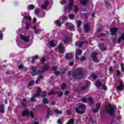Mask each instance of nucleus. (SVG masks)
<instances>
[{"label":"nucleus","instance_id":"1","mask_svg":"<svg viewBox=\"0 0 124 124\" xmlns=\"http://www.w3.org/2000/svg\"><path fill=\"white\" fill-rule=\"evenodd\" d=\"M73 76L75 79H81L84 76L83 70L81 69L75 70L73 73Z\"/></svg>","mask_w":124,"mask_h":124},{"label":"nucleus","instance_id":"2","mask_svg":"<svg viewBox=\"0 0 124 124\" xmlns=\"http://www.w3.org/2000/svg\"><path fill=\"white\" fill-rule=\"evenodd\" d=\"M75 111L78 114H84L86 112V106L84 104H80L78 108H75Z\"/></svg>","mask_w":124,"mask_h":124},{"label":"nucleus","instance_id":"3","mask_svg":"<svg viewBox=\"0 0 124 124\" xmlns=\"http://www.w3.org/2000/svg\"><path fill=\"white\" fill-rule=\"evenodd\" d=\"M116 110V106L109 105L108 107L106 108V110L108 112V114L113 117H115L114 115V112Z\"/></svg>","mask_w":124,"mask_h":124},{"label":"nucleus","instance_id":"4","mask_svg":"<svg viewBox=\"0 0 124 124\" xmlns=\"http://www.w3.org/2000/svg\"><path fill=\"white\" fill-rule=\"evenodd\" d=\"M30 113V114H29ZM30 114V116L31 117V118H33V113H32V111H31L30 113L29 111V110H25L24 111H23L21 115L23 116H29V115Z\"/></svg>","mask_w":124,"mask_h":124},{"label":"nucleus","instance_id":"5","mask_svg":"<svg viewBox=\"0 0 124 124\" xmlns=\"http://www.w3.org/2000/svg\"><path fill=\"white\" fill-rule=\"evenodd\" d=\"M20 39L24 42H29L30 41V36H24L22 34H20Z\"/></svg>","mask_w":124,"mask_h":124},{"label":"nucleus","instance_id":"6","mask_svg":"<svg viewBox=\"0 0 124 124\" xmlns=\"http://www.w3.org/2000/svg\"><path fill=\"white\" fill-rule=\"evenodd\" d=\"M49 69V66H48L47 65H45L43 66V71H40L39 70L38 71V74H39V75H40L41 74H42L43 72H44V71H46V70H48V69Z\"/></svg>","mask_w":124,"mask_h":124},{"label":"nucleus","instance_id":"7","mask_svg":"<svg viewBox=\"0 0 124 124\" xmlns=\"http://www.w3.org/2000/svg\"><path fill=\"white\" fill-rule=\"evenodd\" d=\"M65 26L67 27H68L69 30L70 31H75V27H74V25L70 23H66L65 24Z\"/></svg>","mask_w":124,"mask_h":124},{"label":"nucleus","instance_id":"8","mask_svg":"<svg viewBox=\"0 0 124 124\" xmlns=\"http://www.w3.org/2000/svg\"><path fill=\"white\" fill-rule=\"evenodd\" d=\"M111 35L117 34V31H118V28H112L110 29Z\"/></svg>","mask_w":124,"mask_h":124},{"label":"nucleus","instance_id":"9","mask_svg":"<svg viewBox=\"0 0 124 124\" xmlns=\"http://www.w3.org/2000/svg\"><path fill=\"white\" fill-rule=\"evenodd\" d=\"M58 47L60 53H63L64 52V47H63L62 43H60L58 45Z\"/></svg>","mask_w":124,"mask_h":124},{"label":"nucleus","instance_id":"10","mask_svg":"<svg viewBox=\"0 0 124 124\" xmlns=\"http://www.w3.org/2000/svg\"><path fill=\"white\" fill-rule=\"evenodd\" d=\"M84 30L86 32H88L91 30V26L89 23H86L84 25Z\"/></svg>","mask_w":124,"mask_h":124},{"label":"nucleus","instance_id":"11","mask_svg":"<svg viewBox=\"0 0 124 124\" xmlns=\"http://www.w3.org/2000/svg\"><path fill=\"white\" fill-rule=\"evenodd\" d=\"M101 104L97 103L96 105V108L94 109H93V113H97V112H98L99 109L100 108Z\"/></svg>","mask_w":124,"mask_h":124},{"label":"nucleus","instance_id":"12","mask_svg":"<svg viewBox=\"0 0 124 124\" xmlns=\"http://www.w3.org/2000/svg\"><path fill=\"white\" fill-rule=\"evenodd\" d=\"M76 52L77 53L76 54V60H79L78 56H80V55L82 54V50L80 49H77Z\"/></svg>","mask_w":124,"mask_h":124},{"label":"nucleus","instance_id":"13","mask_svg":"<svg viewBox=\"0 0 124 124\" xmlns=\"http://www.w3.org/2000/svg\"><path fill=\"white\" fill-rule=\"evenodd\" d=\"M48 4L49 1H48L47 0H46L44 2V3L42 5V8H43V9H46Z\"/></svg>","mask_w":124,"mask_h":124},{"label":"nucleus","instance_id":"14","mask_svg":"<svg viewBox=\"0 0 124 124\" xmlns=\"http://www.w3.org/2000/svg\"><path fill=\"white\" fill-rule=\"evenodd\" d=\"M124 83H123V82L120 81V85L119 86H117V89L119 91H122V90H124Z\"/></svg>","mask_w":124,"mask_h":124},{"label":"nucleus","instance_id":"15","mask_svg":"<svg viewBox=\"0 0 124 124\" xmlns=\"http://www.w3.org/2000/svg\"><path fill=\"white\" fill-rule=\"evenodd\" d=\"M96 55H97V54H96V53L93 52V53H92V56H91L93 60V61L95 62H97V58H96Z\"/></svg>","mask_w":124,"mask_h":124},{"label":"nucleus","instance_id":"16","mask_svg":"<svg viewBox=\"0 0 124 124\" xmlns=\"http://www.w3.org/2000/svg\"><path fill=\"white\" fill-rule=\"evenodd\" d=\"M40 92H41V89H40V88L38 87L37 89V93L34 94V96L35 97H36V96H39L40 94Z\"/></svg>","mask_w":124,"mask_h":124},{"label":"nucleus","instance_id":"17","mask_svg":"<svg viewBox=\"0 0 124 124\" xmlns=\"http://www.w3.org/2000/svg\"><path fill=\"white\" fill-rule=\"evenodd\" d=\"M70 2L69 3V6L68 8L69 10H71L72 8V6H73V0H69Z\"/></svg>","mask_w":124,"mask_h":124},{"label":"nucleus","instance_id":"18","mask_svg":"<svg viewBox=\"0 0 124 124\" xmlns=\"http://www.w3.org/2000/svg\"><path fill=\"white\" fill-rule=\"evenodd\" d=\"M32 75L35 76L36 75V68L35 67H32L31 68Z\"/></svg>","mask_w":124,"mask_h":124},{"label":"nucleus","instance_id":"19","mask_svg":"<svg viewBox=\"0 0 124 124\" xmlns=\"http://www.w3.org/2000/svg\"><path fill=\"white\" fill-rule=\"evenodd\" d=\"M64 43V44H66V43H68L70 41V37H66L63 38Z\"/></svg>","mask_w":124,"mask_h":124},{"label":"nucleus","instance_id":"20","mask_svg":"<svg viewBox=\"0 0 124 124\" xmlns=\"http://www.w3.org/2000/svg\"><path fill=\"white\" fill-rule=\"evenodd\" d=\"M56 93L57 94H58V96H62V92H59V93H53V92H51L50 93H48V94L50 95V94H56Z\"/></svg>","mask_w":124,"mask_h":124},{"label":"nucleus","instance_id":"21","mask_svg":"<svg viewBox=\"0 0 124 124\" xmlns=\"http://www.w3.org/2000/svg\"><path fill=\"white\" fill-rule=\"evenodd\" d=\"M121 40H124V33H122L118 39V43L121 42Z\"/></svg>","mask_w":124,"mask_h":124},{"label":"nucleus","instance_id":"22","mask_svg":"<svg viewBox=\"0 0 124 124\" xmlns=\"http://www.w3.org/2000/svg\"><path fill=\"white\" fill-rule=\"evenodd\" d=\"M83 43H84V42H78L76 44V45L80 48V47H82V45H83Z\"/></svg>","mask_w":124,"mask_h":124},{"label":"nucleus","instance_id":"23","mask_svg":"<svg viewBox=\"0 0 124 124\" xmlns=\"http://www.w3.org/2000/svg\"><path fill=\"white\" fill-rule=\"evenodd\" d=\"M4 105H1L0 106V113H3L4 112Z\"/></svg>","mask_w":124,"mask_h":124},{"label":"nucleus","instance_id":"24","mask_svg":"<svg viewBox=\"0 0 124 124\" xmlns=\"http://www.w3.org/2000/svg\"><path fill=\"white\" fill-rule=\"evenodd\" d=\"M72 57H73V56L71 54L68 53L66 55V56H65V58L66 60H67V59H71V58H72Z\"/></svg>","mask_w":124,"mask_h":124},{"label":"nucleus","instance_id":"25","mask_svg":"<svg viewBox=\"0 0 124 124\" xmlns=\"http://www.w3.org/2000/svg\"><path fill=\"white\" fill-rule=\"evenodd\" d=\"M49 45L51 47H55V46H56V45H57V44L54 43V41L52 40L49 42Z\"/></svg>","mask_w":124,"mask_h":124},{"label":"nucleus","instance_id":"26","mask_svg":"<svg viewBox=\"0 0 124 124\" xmlns=\"http://www.w3.org/2000/svg\"><path fill=\"white\" fill-rule=\"evenodd\" d=\"M88 2V0H80V3L82 4V5H85Z\"/></svg>","mask_w":124,"mask_h":124},{"label":"nucleus","instance_id":"27","mask_svg":"<svg viewBox=\"0 0 124 124\" xmlns=\"http://www.w3.org/2000/svg\"><path fill=\"white\" fill-rule=\"evenodd\" d=\"M55 25H57V26H62V22L59 21V20H56L54 22Z\"/></svg>","mask_w":124,"mask_h":124},{"label":"nucleus","instance_id":"28","mask_svg":"<svg viewBox=\"0 0 124 124\" xmlns=\"http://www.w3.org/2000/svg\"><path fill=\"white\" fill-rule=\"evenodd\" d=\"M67 124H74V120L73 119H71L68 121Z\"/></svg>","mask_w":124,"mask_h":124},{"label":"nucleus","instance_id":"29","mask_svg":"<svg viewBox=\"0 0 124 124\" xmlns=\"http://www.w3.org/2000/svg\"><path fill=\"white\" fill-rule=\"evenodd\" d=\"M100 86H101V82H100L99 81H97L96 82V87H97V88H99Z\"/></svg>","mask_w":124,"mask_h":124},{"label":"nucleus","instance_id":"30","mask_svg":"<svg viewBox=\"0 0 124 124\" xmlns=\"http://www.w3.org/2000/svg\"><path fill=\"white\" fill-rule=\"evenodd\" d=\"M43 78V76H40L38 78V79L35 81V83L36 84H38V81H39V80H40V79H42Z\"/></svg>","mask_w":124,"mask_h":124},{"label":"nucleus","instance_id":"31","mask_svg":"<svg viewBox=\"0 0 124 124\" xmlns=\"http://www.w3.org/2000/svg\"><path fill=\"white\" fill-rule=\"evenodd\" d=\"M43 102L45 104H48V100L46 98H45L43 99Z\"/></svg>","mask_w":124,"mask_h":124},{"label":"nucleus","instance_id":"32","mask_svg":"<svg viewBox=\"0 0 124 124\" xmlns=\"http://www.w3.org/2000/svg\"><path fill=\"white\" fill-rule=\"evenodd\" d=\"M50 113H51V109H50V108H48L47 114L46 115L47 118H48V117H49V116H50Z\"/></svg>","mask_w":124,"mask_h":124},{"label":"nucleus","instance_id":"33","mask_svg":"<svg viewBox=\"0 0 124 124\" xmlns=\"http://www.w3.org/2000/svg\"><path fill=\"white\" fill-rule=\"evenodd\" d=\"M33 84H34V80H32L31 81H30L29 84H28V86L29 87H31V86H32V85H33Z\"/></svg>","mask_w":124,"mask_h":124},{"label":"nucleus","instance_id":"34","mask_svg":"<svg viewBox=\"0 0 124 124\" xmlns=\"http://www.w3.org/2000/svg\"><path fill=\"white\" fill-rule=\"evenodd\" d=\"M54 112L56 114H62V111L59 110L58 109H55Z\"/></svg>","mask_w":124,"mask_h":124},{"label":"nucleus","instance_id":"35","mask_svg":"<svg viewBox=\"0 0 124 124\" xmlns=\"http://www.w3.org/2000/svg\"><path fill=\"white\" fill-rule=\"evenodd\" d=\"M38 58V56L37 55H35L33 58V59L32 60V62L33 63L34 62V61H35V60L37 59V58Z\"/></svg>","mask_w":124,"mask_h":124},{"label":"nucleus","instance_id":"36","mask_svg":"<svg viewBox=\"0 0 124 124\" xmlns=\"http://www.w3.org/2000/svg\"><path fill=\"white\" fill-rule=\"evenodd\" d=\"M29 9H30V10H32V9H34V6L32 4L29 5Z\"/></svg>","mask_w":124,"mask_h":124},{"label":"nucleus","instance_id":"37","mask_svg":"<svg viewBox=\"0 0 124 124\" xmlns=\"http://www.w3.org/2000/svg\"><path fill=\"white\" fill-rule=\"evenodd\" d=\"M34 31L35 33H39V32H40V30H37L35 28H34Z\"/></svg>","mask_w":124,"mask_h":124},{"label":"nucleus","instance_id":"38","mask_svg":"<svg viewBox=\"0 0 124 124\" xmlns=\"http://www.w3.org/2000/svg\"><path fill=\"white\" fill-rule=\"evenodd\" d=\"M81 101L82 102H84L85 103H86L88 101V100H87V99H86L85 98H82L81 99Z\"/></svg>","mask_w":124,"mask_h":124},{"label":"nucleus","instance_id":"39","mask_svg":"<svg viewBox=\"0 0 124 124\" xmlns=\"http://www.w3.org/2000/svg\"><path fill=\"white\" fill-rule=\"evenodd\" d=\"M26 102H27V100H26V99H24L22 101H21V104L23 106L25 105V103H26Z\"/></svg>","mask_w":124,"mask_h":124},{"label":"nucleus","instance_id":"40","mask_svg":"<svg viewBox=\"0 0 124 124\" xmlns=\"http://www.w3.org/2000/svg\"><path fill=\"white\" fill-rule=\"evenodd\" d=\"M88 101H89L90 103H93V98L89 97L88 98Z\"/></svg>","mask_w":124,"mask_h":124},{"label":"nucleus","instance_id":"41","mask_svg":"<svg viewBox=\"0 0 124 124\" xmlns=\"http://www.w3.org/2000/svg\"><path fill=\"white\" fill-rule=\"evenodd\" d=\"M62 21H66L67 20V16H63L62 17Z\"/></svg>","mask_w":124,"mask_h":124},{"label":"nucleus","instance_id":"42","mask_svg":"<svg viewBox=\"0 0 124 124\" xmlns=\"http://www.w3.org/2000/svg\"><path fill=\"white\" fill-rule=\"evenodd\" d=\"M34 13L35 14H36V15H37V14L39 13V9H37L35 10Z\"/></svg>","mask_w":124,"mask_h":124},{"label":"nucleus","instance_id":"43","mask_svg":"<svg viewBox=\"0 0 124 124\" xmlns=\"http://www.w3.org/2000/svg\"><path fill=\"white\" fill-rule=\"evenodd\" d=\"M62 89H65V88H66V84L63 83L62 85V87H61Z\"/></svg>","mask_w":124,"mask_h":124},{"label":"nucleus","instance_id":"44","mask_svg":"<svg viewBox=\"0 0 124 124\" xmlns=\"http://www.w3.org/2000/svg\"><path fill=\"white\" fill-rule=\"evenodd\" d=\"M77 24L78 27H79V26H81V21H77Z\"/></svg>","mask_w":124,"mask_h":124},{"label":"nucleus","instance_id":"45","mask_svg":"<svg viewBox=\"0 0 124 124\" xmlns=\"http://www.w3.org/2000/svg\"><path fill=\"white\" fill-rule=\"evenodd\" d=\"M30 28V24H29V23H26V26H25V28L26 30H29V28Z\"/></svg>","mask_w":124,"mask_h":124},{"label":"nucleus","instance_id":"46","mask_svg":"<svg viewBox=\"0 0 124 124\" xmlns=\"http://www.w3.org/2000/svg\"><path fill=\"white\" fill-rule=\"evenodd\" d=\"M87 87H88V84L87 83L86 84L85 86H84L82 88L81 90H82V91H84V90H86Z\"/></svg>","mask_w":124,"mask_h":124},{"label":"nucleus","instance_id":"47","mask_svg":"<svg viewBox=\"0 0 124 124\" xmlns=\"http://www.w3.org/2000/svg\"><path fill=\"white\" fill-rule=\"evenodd\" d=\"M61 3L62 4H65V3H66V0H62L61 2Z\"/></svg>","mask_w":124,"mask_h":124},{"label":"nucleus","instance_id":"48","mask_svg":"<svg viewBox=\"0 0 124 124\" xmlns=\"http://www.w3.org/2000/svg\"><path fill=\"white\" fill-rule=\"evenodd\" d=\"M24 19L26 20H28V21H30L31 20V16H25Z\"/></svg>","mask_w":124,"mask_h":124},{"label":"nucleus","instance_id":"49","mask_svg":"<svg viewBox=\"0 0 124 124\" xmlns=\"http://www.w3.org/2000/svg\"><path fill=\"white\" fill-rule=\"evenodd\" d=\"M121 69H122V71H123V72H124V64L121 63Z\"/></svg>","mask_w":124,"mask_h":124},{"label":"nucleus","instance_id":"50","mask_svg":"<svg viewBox=\"0 0 124 124\" xmlns=\"http://www.w3.org/2000/svg\"><path fill=\"white\" fill-rule=\"evenodd\" d=\"M3 37V34L2 33H0V40H2V38Z\"/></svg>","mask_w":124,"mask_h":124},{"label":"nucleus","instance_id":"51","mask_svg":"<svg viewBox=\"0 0 124 124\" xmlns=\"http://www.w3.org/2000/svg\"><path fill=\"white\" fill-rule=\"evenodd\" d=\"M41 61L42 62V63H44V62H45V58L44 57H43Z\"/></svg>","mask_w":124,"mask_h":124},{"label":"nucleus","instance_id":"52","mask_svg":"<svg viewBox=\"0 0 124 124\" xmlns=\"http://www.w3.org/2000/svg\"><path fill=\"white\" fill-rule=\"evenodd\" d=\"M57 123L58 124H62V120H61V119H59L57 121Z\"/></svg>","mask_w":124,"mask_h":124},{"label":"nucleus","instance_id":"53","mask_svg":"<svg viewBox=\"0 0 124 124\" xmlns=\"http://www.w3.org/2000/svg\"><path fill=\"white\" fill-rule=\"evenodd\" d=\"M85 60H86V58L85 57H82L81 58V59H80V61H81V62H83V61H85Z\"/></svg>","mask_w":124,"mask_h":124},{"label":"nucleus","instance_id":"54","mask_svg":"<svg viewBox=\"0 0 124 124\" xmlns=\"http://www.w3.org/2000/svg\"><path fill=\"white\" fill-rule=\"evenodd\" d=\"M69 18L71 20H72L74 18V16L73 15H71L69 16Z\"/></svg>","mask_w":124,"mask_h":124},{"label":"nucleus","instance_id":"55","mask_svg":"<svg viewBox=\"0 0 124 124\" xmlns=\"http://www.w3.org/2000/svg\"><path fill=\"white\" fill-rule=\"evenodd\" d=\"M45 96H46V93L43 92L42 95V97H45Z\"/></svg>","mask_w":124,"mask_h":124},{"label":"nucleus","instance_id":"56","mask_svg":"<svg viewBox=\"0 0 124 124\" xmlns=\"http://www.w3.org/2000/svg\"><path fill=\"white\" fill-rule=\"evenodd\" d=\"M103 89L104 90H107V86H105V85H103Z\"/></svg>","mask_w":124,"mask_h":124},{"label":"nucleus","instance_id":"57","mask_svg":"<svg viewBox=\"0 0 124 124\" xmlns=\"http://www.w3.org/2000/svg\"><path fill=\"white\" fill-rule=\"evenodd\" d=\"M101 51H105L106 50V47H100Z\"/></svg>","mask_w":124,"mask_h":124},{"label":"nucleus","instance_id":"58","mask_svg":"<svg viewBox=\"0 0 124 124\" xmlns=\"http://www.w3.org/2000/svg\"><path fill=\"white\" fill-rule=\"evenodd\" d=\"M78 11V8L77 6H75V12H77Z\"/></svg>","mask_w":124,"mask_h":124},{"label":"nucleus","instance_id":"59","mask_svg":"<svg viewBox=\"0 0 124 124\" xmlns=\"http://www.w3.org/2000/svg\"><path fill=\"white\" fill-rule=\"evenodd\" d=\"M55 75H57V76H59V75H60V72H59L58 71H56L55 72Z\"/></svg>","mask_w":124,"mask_h":124},{"label":"nucleus","instance_id":"60","mask_svg":"<svg viewBox=\"0 0 124 124\" xmlns=\"http://www.w3.org/2000/svg\"><path fill=\"white\" fill-rule=\"evenodd\" d=\"M52 69H53V70H54V71H56V70H57V67H56V66H53V67H52Z\"/></svg>","mask_w":124,"mask_h":124},{"label":"nucleus","instance_id":"61","mask_svg":"<svg viewBox=\"0 0 124 124\" xmlns=\"http://www.w3.org/2000/svg\"><path fill=\"white\" fill-rule=\"evenodd\" d=\"M67 114L68 115H70L71 114V111L70 110H67Z\"/></svg>","mask_w":124,"mask_h":124},{"label":"nucleus","instance_id":"62","mask_svg":"<svg viewBox=\"0 0 124 124\" xmlns=\"http://www.w3.org/2000/svg\"><path fill=\"white\" fill-rule=\"evenodd\" d=\"M23 65H20L18 66V69H20V70H21V69H23Z\"/></svg>","mask_w":124,"mask_h":124},{"label":"nucleus","instance_id":"63","mask_svg":"<svg viewBox=\"0 0 124 124\" xmlns=\"http://www.w3.org/2000/svg\"><path fill=\"white\" fill-rule=\"evenodd\" d=\"M92 77L94 79V80H95L96 79V76L95 75H93L92 76Z\"/></svg>","mask_w":124,"mask_h":124},{"label":"nucleus","instance_id":"64","mask_svg":"<svg viewBox=\"0 0 124 124\" xmlns=\"http://www.w3.org/2000/svg\"><path fill=\"white\" fill-rule=\"evenodd\" d=\"M68 93H69V92L68 91H66L64 93L65 95H67V94H68Z\"/></svg>","mask_w":124,"mask_h":124}]
</instances>
